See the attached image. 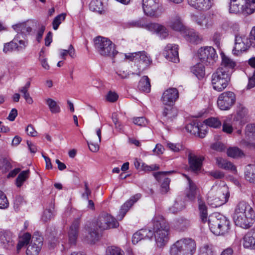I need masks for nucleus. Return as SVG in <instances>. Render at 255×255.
<instances>
[{
  "mask_svg": "<svg viewBox=\"0 0 255 255\" xmlns=\"http://www.w3.org/2000/svg\"><path fill=\"white\" fill-rule=\"evenodd\" d=\"M243 11L251 14L255 11V0H246L245 5H242Z\"/></svg>",
  "mask_w": 255,
  "mask_h": 255,
  "instance_id": "79ce46f5",
  "label": "nucleus"
},
{
  "mask_svg": "<svg viewBox=\"0 0 255 255\" xmlns=\"http://www.w3.org/2000/svg\"><path fill=\"white\" fill-rule=\"evenodd\" d=\"M223 131L228 134H230L233 132L232 126L226 122H224L223 124Z\"/></svg>",
  "mask_w": 255,
  "mask_h": 255,
  "instance_id": "0e129e2a",
  "label": "nucleus"
},
{
  "mask_svg": "<svg viewBox=\"0 0 255 255\" xmlns=\"http://www.w3.org/2000/svg\"><path fill=\"white\" fill-rule=\"evenodd\" d=\"M255 87V72H254L252 77L249 78V83L247 87V89H251Z\"/></svg>",
  "mask_w": 255,
  "mask_h": 255,
  "instance_id": "338daca9",
  "label": "nucleus"
},
{
  "mask_svg": "<svg viewBox=\"0 0 255 255\" xmlns=\"http://www.w3.org/2000/svg\"><path fill=\"white\" fill-rule=\"evenodd\" d=\"M188 158L189 167L192 171L197 172L201 170L202 161L204 160L203 157H198L192 152H189L188 154Z\"/></svg>",
  "mask_w": 255,
  "mask_h": 255,
  "instance_id": "6ab92c4d",
  "label": "nucleus"
},
{
  "mask_svg": "<svg viewBox=\"0 0 255 255\" xmlns=\"http://www.w3.org/2000/svg\"><path fill=\"white\" fill-rule=\"evenodd\" d=\"M106 255H125V253L120 248L111 246L107 248Z\"/></svg>",
  "mask_w": 255,
  "mask_h": 255,
  "instance_id": "09e8293b",
  "label": "nucleus"
},
{
  "mask_svg": "<svg viewBox=\"0 0 255 255\" xmlns=\"http://www.w3.org/2000/svg\"><path fill=\"white\" fill-rule=\"evenodd\" d=\"M164 55L170 61L177 63L179 61L178 46L175 44H168L164 49Z\"/></svg>",
  "mask_w": 255,
  "mask_h": 255,
  "instance_id": "4468645a",
  "label": "nucleus"
},
{
  "mask_svg": "<svg viewBox=\"0 0 255 255\" xmlns=\"http://www.w3.org/2000/svg\"><path fill=\"white\" fill-rule=\"evenodd\" d=\"M194 21L202 29H207L212 27L214 21L208 14H200L193 17Z\"/></svg>",
  "mask_w": 255,
  "mask_h": 255,
  "instance_id": "2eb2a0df",
  "label": "nucleus"
},
{
  "mask_svg": "<svg viewBox=\"0 0 255 255\" xmlns=\"http://www.w3.org/2000/svg\"><path fill=\"white\" fill-rule=\"evenodd\" d=\"M127 26L128 27H138L148 29L149 23L146 22L144 18H140L135 20H131L126 23Z\"/></svg>",
  "mask_w": 255,
  "mask_h": 255,
  "instance_id": "c9c22d12",
  "label": "nucleus"
},
{
  "mask_svg": "<svg viewBox=\"0 0 255 255\" xmlns=\"http://www.w3.org/2000/svg\"><path fill=\"white\" fill-rule=\"evenodd\" d=\"M251 46V43L249 38L239 35H236L235 40V47L233 50L234 54H239L243 51H246Z\"/></svg>",
  "mask_w": 255,
  "mask_h": 255,
  "instance_id": "ddd939ff",
  "label": "nucleus"
},
{
  "mask_svg": "<svg viewBox=\"0 0 255 255\" xmlns=\"http://www.w3.org/2000/svg\"><path fill=\"white\" fill-rule=\"evenodd\" d=\"M101 128H98L96 130V134L98 136V139H95L94 138V135L91 136V139L90 141H87L88 144L89 149L92 152H97L99 149V146L97 141L100 143L101 141Z\"/></svg>",
  "mask_w": 255,
  "mask_h": 255,
  "instance_id": "cd10ccee",
  "label": "nucleus"
},
{
  "mask_svg": "<svg viewBox=\"0 0 255 255\" xmlns=\"http://www.w3.org/2000/svg\"><path fill=\"white\" fill-rule=\"evenodd\" d=\"M8 206V202L4 193L0 191V208L5 209Z\"/></svg>",
  "mask_w": 255,
  "mask_h": 255,
  "instance_id": "6e6d98bb",
  "label": "nucleus"
},
{
  "mask_svg": "<svg viewBox=\"0 0 255 255\" xmlns=\"http://www.w3.org/2000/svg\"><path fill=\"white\" fill-rule=\"evenodd\" d=\"M152 231L142 229L138 231V234L144 239L152 238L154 235L157 246H164L168 241L169 226L162 216L156 215L152 220Z\"/></svg>",
  "mask_w": 255,
  "mask_h": 255,
  "instance_id": "f257e3e1",
  "label": "nucleus"
},
{
  "mask_svg": "<svg viewBox=\"0 0 255 255\" xmlns=\"http://www.w3.org/2000/svg\"><path fill=\"white\" fill-rule=\"evenodd\" d=\"M198 203L200 220L203 223H206L208 216L207 207L200 196L198 197Z\"/></svg>",
  "mask_w": 255,
  "mask_h": 255,
  "instance_id": "c756f323",
  "label": "nucleus"
},
{
  "mask_svg": "<svg viewBox=\"0 0 255 255\" xmlns=\"http://www.w3.org/2000/svg\"><path fill=\"white\" fill-rule=\"evenodd\" d=\"M148 30L155 32L161 39H165L168 36V31L163 25L156 23H149Z\"/></svg>",
  "mask_w": 255,
  "mask_h": 255,
  "instance_id": "393cba45",
  "label": "nucleus"
},
{
  "mask_svg": "<svg viewBox=\"0 0 255 255\" xmlns=\"http://www.w3.org/2000/svg\"><path fill=\"white\" fill-rule=\"evenodd\" d=\"M213 0H187L188 4L199 10H207L213 5Z\"/></svg>",
  "mask_w": 255,
  "mask_h": 255,
  "instance_id": "412c9836",
  "label": "nucleus"
},
{
  "mask_svg": "<svg viewBox=\"0 0 255 255\" xmlns=\"http://www.w3.org/2000/svg\"><path fill=\"white\" fill-rule=\"evenodd\" d=\"M236 66V62L232 59L225 55L222 56L221 66L219 68H223L225 71L230 72V75H231Z\"/></svg>",
  "mask_w": 255,
  "mask_h": 255,
  "instance_id": "bb28decb",
  "label": "nucleus"
},
{
  "mask_svg": "<svg viewBox=\"0 0 255 255\" xmlns=\"http://www.w3.org/2000/svg\"><path fill=\"white\" fill-rule=\"evenodd\" d=\"M162 115L165 122H171L177 115V110L171 107L164 108Z\"/></svg>",
  "mask_w": 255,
  "mask_h": 255,
  "instance_id": "473e14b6",
  "label": "nucleus"
},
{
  "mask_svg": "<svg viewBox=\"0 0 255 255\" xmlns=\"http://www.w3.org/2000/svg\"><path fill=\"white\" fill-rule=\"evenodd\" d=\"M125 57L130 61L139 63L137 64L138 72L136 73L138 76L140 75L141 72L149 66L152 62L150 57L144 51L129 53L126 54Z\"/></svg>",
  "mask_w": 255,
  "mask_h": 255,
  "instance_id": "0eeeda50",
  "label": "nucleus"
},
{
  "mask_svg": "<svg viewBox=\"0 0 255 255\" xmlns=\"http://www.w3.org/2000/svg\"><path fill=\"white\" fill-rule=\"evenodd\" d=\"M238 215H233V220L236 226L244 229L250 228L254 224L255 219V213L241 215L239 218H237Z\"/></svg>",
  "mask_w": 255,
  "mask_h": 255,
  "instance_id": "f8f14e48",
  "label": "nucleus"
},
{
  "mask_svg": "<svg viewBox=\"0 0 255 255\" xmlns=\"http://www.w3.org/2000/svg\"><path fill=\"white\" fill-rule=\"evenodd\" d=\"M216 163L218 166L225 170H231L233 173L237 172L236 167L232 162L222 157L216 158Z\"/></svg>",
  "mask_w": 255,
  "mask_h": 255,
  "instance_id": "2f4dec72",
  "label": "nucleus"
},
{
  "mask_svg": "<svg viewBox=\"0 0 255 255\" xmlns=\"http://www.w3.org/2000/svg\"><path fill=\"white\" fill-rule=\"evenodd\" d=\"M159 165L156 164H152L151 165H148L144 163H142L141 165V170L146 172L157 170L159 169Z\"/></svg>",
  "mask_w": 255,
  "mask_h": 255,
  "instance_id": "864d4df0",
  "label": "nucleus"
},
{
  "mask_svg": "<svg viewBox=\"0 0 255 255\" xmlns=\"http://www.w3.org/2000/svg\"><path fill=\"white\" fill-rule=\"evenodd\" d=\"M204 123L206 125L205 126L206 128H207V126L214 128H218L220 127L222 125L221 122L218 119L213 117L206 119L204 121Z\"/></svg>",
  "mask_w": 255,
  "mask_h": 255,
  "instance_id": "a18cd8bd",
  "label": "nucleus"
},
{
  "mask_svg": "<svg viewBox=\"0 0 255 255\" xmlns=\"http://www.w3.org/2000/svg\"><path fill=\"white\" fill-rule=\"evenodd\" d=\"M190 226L189 220L181 217L178 219L175 222V227L179 231H184Z\"/></svg>",
  "mask_w": 255,
  "mask_h": 255,
  "instance_id": "a19ab883",
  "label": "nucleus"
},
{
  "mask_svg": "<svg viewBox=\"0 0 255 255\" xmlns=\"http://www.w3.org/2000/svg\"><path fill=\"white\" fill-rule=\"evenodd\" d=\"M88 234L86 236L87 242L91 244H94L99 240V234L98 231L92 227H89L88 230Z\"/></svg>",
  "mask_w": 255,
  "mask_h": 255,
  "instance_id": "4c0bfd02",
  "label": "nucleus"
},
{
  "mask_svg": "<svg viewBox=\"0 0 255 255\" xmlns=\"http://www.w3.org/2000/svg\"><path fill=\"white\" fill-rule=\"evenodd\" d=\"M170 180L168 178H165L161 184V192L163 194L166 193L169 189V183Z\"/></svg>",
  "mask_w": 255,
  "mask_h": 255,
  "instance_id": "4d7b16f0",
  "label": "nucleus"
},
{
  "mask_svg": "<svg viewBox=\"0 0 255 255\" xmlns=\"http://www.w3.org/2000/svg\"><path fill=\"white\" fill-rule=\"evenodd\" d=\"M0 242L1 246L6 250H12L15 245L14 237L10 232H3L0 233Z\"/></svg>",
  "mask_w": 255,
  "mask_h": 255,
  "instance_id": "a211bd4d",
  "label": "nucleus"
},
{
  "mask_svg": "<svg viewBox=\"0 0 255 255\" xmlns=\"http://www.w3.org/2000/svg\"><path fill=\"white\" fill-rule=\"evenodd\" d=\"M168 25L173 30L176 31H182L184 29V25L181 21L179 15L175 14L172 16L168 22Z\"/></svg>",
  "mask_w": 255,
  "mask_h": 255,
  "instance_id": "7c9ffc66",
  "label": "nucleus"
},
{
  "mask_svg": "<svg viewBox=\"0 0 255 255\" xmlns=\"http://www.w3.org/2000/svg\"><path fill=\"white\" fill-rule=\"evenodd\" d=\"M80 225V221L78 219H75L70 227L68 232L69 243L71 245H75L76 243L78 230Z\"/></svg>",
  "mask_w": 255,
  "mask_h": 255,
  "instance_id": "5701e85b",
  "label": "nucleus"
},
{
  "mask_svg": "<svg viewBox=\"0 0 255 255\" xmlns=\"http://www.w3.org/2000/svg\"><path fill=\"white\" fill-rule=\"evenodd\" d=\"M89 8L93 11H101L102 9V2L100 0H92L89 4Z\"/></svg>",
  "mask_w": 255,
  "mask_h": 255,
  "instance_id": "603ef678",
  "label": "nucleus"
},
{
  "mask_svg": "<svg viewBox=\"0 0 255 255\" xmlns=\"http://www.w3.org/2000/svg\"><path fill=\"white\" fill-rule=\"evenodd\" d=\"M178 97L179 93L177 89L169 88L163 93L162 102L164 105L170 106L177 100Z\"/></svg>",
  "mask_w": 255,
  "mask_h": 255,
  "instance_id": "dca6fc26",
  "label": "nucleus"
},
{
  "mask_svg": "<svg viewBox=\"0 0 255 255\" xmlns=\"http://www.w3.org/2000/svg\"><path fill=\"white\" fill-rule=\"evenodd\" d=\"M133 123L140 127L145 126L147 124V121L144 117H137L133 119Z\"/></svg>",
  "mask_w": 255,
  "mask_h": 255,
  "instance_id": "bf43d9fd",
  "label": "nucleus"
},
{
  "mask_svg": "<svg viewBox=\"0 0 255 255\" xmlns=\"http://www.w3.org/2000/svg\"><path fill=\"white\" fill-rule=\"evenodd\" d=\"M142 8L147 16L157 17L156 10L158 8V3L156 0H142Z\"/></svg>",
  "mask_w": 255,
  "mask_h": 255,
  "instance_id": "f3484780",
  "label": "nucleus"
},
{
  "mask_svg": "<svg viewBox=\"0 0 255 255\" xmlns=\"http://www.w3.org/2000/svg\"><path fill=\"white\" fill-rule=\"evenodd\" d=\"M215 251L211 245H204L199 250V255H215Z\"/></svg>",
  "mask_w": 255,
  "mask_h": 255,
  "instance_id": "37998d69",
  "label": "nucleus"
},
{
  "mask_svg": "<svg viewBox=\"0 0 255 255\" xmlns=\"http://www.w3.org/2000/svg\"><path fill=\"white\" fill-rule=\"evenodd\" d=\"M150 83L149 78L147 76L142 77L139 81L138 85V88L139 90L146 93L150 91Z\"/></svg>",
  "mask_w": 255,
  "mask_h": 255,
  "instance_id": "e433bc0d",
  "label": "nucleus"
},
{
  "mask_svg": "<svg viewBox=\"0 0 255 255\" xmlns=\"http://www.w3.org/2000/svg\"><path fill=\"white\" fill-rule=\"evenodd\" d=\"M236 102V96L231 91H226L219 95L217 100L219 108L223 111L230 110Z\"/></svg>",
  "mask_w": 255,
  "mask_h": 255,
  "instance_id": "1a4fd4ad",
  "label": "nucleus"
},
{
  "mask_svg": "<svg viewBox=\"0 0 255 255\" xmlns=\"http://www.w3.org/2000/svg\"><path fill=\"white\" fill-rule=\"evenodd\" d=\"M255 213L253 208L247 202L244 201L240 202L236 207L234 215H238L237 218L240 217L241 215Z\"/></svg>",
  "mask_w": 255,
  "mask_h": 255,
  "instance_id": "b1692460",
  "label": "nucleus"
},
{
  "mask_svg": "<svg viewBox=\"0 0 255 255\" xmlns=\"http://www.w3.org/2000/svg\"><path fill=\"white\" fill-rule=\"evenodd\" d=\"M212 192L214 196L208 197V201L212 207H220L228 201L230 192L228 186L224 182L220 181L213 185Z\"/></svg>",
  "mask_w": 255,
  "mask_h": 255,
  "instance_id": "f03ea898",
  "label": "nucleus"
},
{
  "mask_svg": "<svg viewBox=\"0 0 255 255\" xmlns=\"http://www.w3.org/2000/svg\"><path fill=\"white\" fill-rule=\"evenodd\" d=\"M184 208V202L181 200L176 199L173 205L169 208V210L173 213H176L182 211Z\"/></svg>",
  "mask_w": 255,
  "mask_h": 255,
  "instance_id": "c03bdc74",
  "label": "nucleus"
},
{
  "mask_svg": "<svg viewBox=\"0 0 255 255\" xmlns=\"http://www.w3.org/2000/svg\"><path fill=\"white\" fill-rule=\"evenodd\" d=\"M43 245V238L39 233L35 232L33 235L30 243L27 248V255H38Z\"/></svg>",
  "mask_w": 255,
  "mask_h": 255,
  "instance_id": "9b49d317",
  "label": "nucleus"
},
{
  "mask_svg": "<svg viewBox=\"0 0 255 255\" xmlns=\"http://www.w3.org/2000/svg\"><path fill=\"white\" fill-rule=\"evenodd\" d=\"M141 197L140 194H136L126 202L122 206L119 212V214L118 215L117 218L119 220H122L126 214L127 212L128 211L129 208L136 202Z\"/></svg>",
  "mask_w": 255,
  "mask_h": 255,
  "instance_id": "aec40b11",
  "label": "nucleus"
},
{
  "mask_svg": "<svg viewBox=\"0 0 255 255\" xmlns=\"http://www.w3.org/2000/svg\"><path fill=\"white\" fill-rule=\"evenodd\" d=\"M243 244L245 248L255 250V232L247 233L243 238Z\"/></svg>",
  "mask_w": 255,
  "mask_h": 255,
  "instance_id": "c85d7f7f",
  "label": "nucleus"
},
{
  "mask_svg": "<svg viewBox=\"0 0 255 255\" xmlns=\"http://www.w3.org/2000/svg\"><path fill=\"white\" fill-rule=\"evenodd\" d=\"M54 216V205L51 204L49 209H46L42 216V220L44 222H47L50 220Z\"/></svg>",
  "mask_w": 255,
  "mask_h": 255,
  "instance_id": "de8ad7c7",
  "label": "nucleus"
},
{
  "mask_svg": "<svg viewBox=\"0 0 255 255\" xmlns=\"http://www.w3.org/2000/svg\"><path fill=\"white\" fill-rule=\"evenodd\" d=\"M119 225L118 222L115 218L106 213L101 214L93 224L94 227H97L101 230L115 228L118 227Z\"/></svg>",
  "mask_w": 255,
  "mask_h": 255,
  "instance_id": "6e6552de",
  "label": "nucleus"
},
{
  "mask_svg": "<svg viewBox=\"0 0 255 255\" xmlns=\"http://www.w3.org/2000/svg\"><path fill=\"white\" fill-rule=\"evenodd\" d=\"M246 179L250 182H254L255 180V166L249 165L246 168L245 173Z\"/></svg>",
  "mask_w": 255,
  "mask_h": 255,
  "instance_id": "ea45409f",
  "label": "nucleus"
},
{
  "mask_svg": "<svg viewBox=\"0 0 255 255\" xmlns=\"http://www.w3.org/2000/svg\"><path fill=\"white\" fill-rule=\"evenodd\" d=\"M238 3L232 2L231 0L230 5V12L233 13H237L240 11V2H237Z\"/></svg>",
  "mask_w": 255,
  "mask_h": 255,
  "instance_id": "13d9d810",
  "label": "nucleus"
},
{
  "mask_svg": "<svg viewBox=\"0 0 255 255\" xmlns=\"http://www.w3.org/2000/svg\"><path fill=\"white\" fill-rule=\"evenodd\" d=\"M198 55L200 61L206 65L214 64L218 57L215 49L211 46L200 48Z\"/></svg>",
  "mask_w": 255,
  "mask_h": 255,
  "instance_id": "9d476101",
  "label": "nucleus"
},
{
  "mask_svg": "<svg viewBox=\"0 0 255 255\" xmlns=\"http://www.w3.org/2000/svg\"><path fill=\"white\" fill-rule=\"evenodd\" d=\"M249 40L251 42V45H253L255 47V26L253 27L250 32Z\"/></svg>",
  "mask_w": 255,
  "mask_h": 255,
  "instance_id": "774afa93",
  "label": "nucleus"
},
{
  "mask_svg": "<svg viewBox=\"0 0 255 255\" xmlns=\"http://www.w3.org/2000/svg\"><path fill=\"white\" fill-rule=\"evenodd\" d=\"M227 153L229 156L234 158H242L245 156L243 151L236 146L229 148Z\"/></svg>",
  "mask_w": 255,
  "mask_h": 255,
  "instance_id": "58836bf2",
  "label": "nucleus"
},
{
  "mask_svg": "<svg viewBox=\"0 0 255 255\" xmlns=\"http://www.w3.org/2000/svg\"><path fill=\"white\" fill-rule=\"evenodd\" d=\"M46 104L48 106L51 113L56 114L60 111L59 107L53 100L50 98L47 99L46 100Z\"/></svg>",
  "mask_w": 255,
  "mask_h": 255,
  "instance_id": "3c124183",
  "label": "nucleus"
},
{
  "mask_svg": "<svg viewBox=\"0 0 255 255\" xmlns=\"http://www.w3.org/2000/svg\"><path fill=\"white\" fill-rule=\"evenodd\" d=\"M196 247L194 240L191 238H183L170 247L169 253L170 255H193Z\"/></svg>",
  "mask_w": 255,
  "mask_h": 255,
  "instance_id": "7ed1b4c3",
  "label": "nucleus"
},
{
  "mask_svg": "<svg viewBox=\"0 0 255 255\" xmlns=\"http://www.w3.org/2000/svg\"><path fill=\"white\" fill-rule=\"evenodd\" d=\"M185 37L187 41L195 44H198L201 41L198 33L193 29H186Z\"/></svg>",
  "mask_w": 255,
  "mask_h": 255,
  "instance_id": "72a5a7b5",
  "label": "nucleus"
},
{
  "mask_svg": "<svg viewBox=\"0 0 255 255\" xmlns=\"http://www.w3.org/2000/svg\"><path fill=\"white\" fill-rule=\"evenodd\" d=\"M246 133L248 135H250V134H254L255 133V124H251L247 125L246 127Z\"/></svg>",
  "mask_w": 255,
  "mask_h": 255,
  "instance_id": "680f3d73",
  "label": "nucleus"
},
{
  "mask_svg": "<svg viewBox=\"0 0 255 255\" xmlns=\"http://www.w3.org/2000/svg\"><path fill=\"white\" fill-rule=\"evenodd\" d=\"M188 181L189 190L187 191L186 196L190 200H194L197 195L199 189L196 184L192 181L189 177L185 176Z\"/></svg>",
  "mask_w": 255,
  "mask_h": 255,
  "instance_id": "f704fd0d",
  "label": "nucleus"
},
{
  "mask_svg": "<svg viewBox=\"0 0 255 255\" xmlns=\"http://www.w3.org/2000/svg\"><path fill=\"white\" fill-rule=\"evenodd\" d=\"M94 41L95 48L100 55L115 56L117 54L115 44L108 38L99 36L96 37Z\"/></svg>",
  "mask_w": 255,
  "mask_h": 255,
  "instance_id": "39448f33",
  "label": "nucleus"
},
{
  "mask_svg": "<svg viewBox=\"0 0 255 255\" xmlns=\"http://www.w3.org/2000/svg\"><path fill=\"white\" fill-rule=\"evenodd\" d=\"M248 110L241 104L237 107V114L234 118V121L239 122L240 125H245L248 121Z\"/></svg>",
  "mask_w": 255,
  "mask_h": 255,
  "instance_id": "4be33fe9",
  "label": "nucleus"
},
{
  "mask_svg": "<svg viewBox=\"0 0 255 255\" xmlns=\"http://www.w3.org/2000/svg\"><path fill=\"white\" fill-rule=\"evenodd\" d=\"M230 72L225 71L223 68H218L213 73L211 82L215 90L221 92L228 86L231 79Z\"/></svg>",
  "mask_w": 255,
  "mask_h": 255,
  "instance_id": "423d86ee",
  "label": "nucleus"
},
{
  "mask_svg": "<svg viewBox=\"0 0 255 255\" xmlns=\"http://www.w3.org/2000/svg\"><path fill=\"white\" fill-rule=\"evenodd\" d=\"M66 56H69L72 59L76 57L75 50L72 44H70L67 48L65 49V57Z\"/></svg>",
  "mask_w": 255,
  "mask_h": 255,
  "instance_id": "5fc2aeb1",
  "label": "nucleus"
},
{
  "mask_svg": "<svg viewBox=\"0 0 255 255\" xmlns=\"http://www.w3.org/2000/svg\"><path fill=\"white\" fill-rule=\"evenodd\" d=\"M27 134L31 136H36L37 134V132L35 130L34 127L31 125H29L25 129Z\"/></svg>",
  "mask_w": 255,
  "mask_h": 255,
  "instance_id": "e2e57ef3",
  "label": "nucleus"
},
{
  "mask_svg": "<svg viewBox=\"0 0 255 255\" xmlns=\"http://www.w3.org/2000/svg\"><path fill=\"white\" fill-rule=\"evenodd\" d=\"M29 170H26L22 171L16 179V184L18 187H20L23 183L28 178Z\"/></svg>",
  "mask_w": 255,
  "mask_h": 255,
  "instance_id": "49530a36",
  "label": "nucleus"
},
{
  "mask_svg": "<svg viewBox=\"0 0 255 255\" xmlns=\"http://www.w3.org/2000/svg\"><path fill=\"white\" fill-rule=\"evenodd\" d=\"M62 17L64 18V14L63 13H61V14L57 15L54 19V20L52 22V25H53V28L54 30L57 29L59 24L61 23V18Z\"/></svg>",
  "mask_w": 255,
  "mask_h": 255,
  "instance_id": "052dcab7",
  "label": "nucleus"
},
{
  "mask_svg": "<svg viewBox=\"0 0 255 255\" xmlns=\"http://www.w3.org/2000/svg\"><path fill=\"white\" fill-rule=\"evenodd\" d=\"M18 43L16 42V38H14L12 41L9 43H6L4 45L3 52L5 53L11 52L14 50H17Z\"/></svg>",
  "mask_w": 255,
  "mask_h": 255,
  "instance_id": "8fccbe9b",
  "label": "nucleus"
},
{
  "mask_svg": "<svg viewBox=\"0 0 255 255\" xmlns=\"http://www.w3.org/2000/svg\"><path fill=\"white\" fill-rule=\"evenodd\" d=\"M192 71L193 73L196 76L198 75L202 76V75L204 74L203 67L199 65L194 66L192 69Z\"/></svg>",
  "mask_w": 255,
  "mask_h": 255,
  "instance_id": "69168bd1",
  "label": "nucleus"
},
{
  "mask_svg": "<svg viewBox=\"0 0 255 255\" xmlns=\"http://www.w3.org/2000/svg\"><path fill=\"white\" fill-rule=\"evenodd\" d=\"M209 226L211 232L215 235H223L230 229V222L223 215L215 213L208 219Z\"/></svg>",
  "mask_w": 255,
  "mask_h": 255,
  "instance_id": "20e7f679",
  "label": "nucleus"
},
{
  "mask_svg": "<svg viewBox=\"0 0 255 255\" xmlns=\"http://www.w3.org/2000/svg\"><path fill=\"white\" fill-rule=\"evenodd\" d=\"M34 25V22L28 20L26 22L20 23L12 26L13 29L18 33H22L24 34L30 33L32 30V27Z\"/></svg>",
  "mask_w": 255,
  "mask_h": 255,
  "instance_id": "a878e982",
  "label": "nucleus"
}]
</instances>
